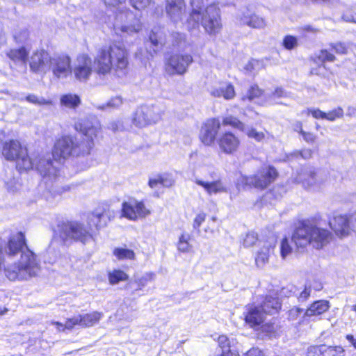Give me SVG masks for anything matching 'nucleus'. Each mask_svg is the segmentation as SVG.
<instances>
[{
	"mask_svg": "<svg viewBox=\"0 0 356 356\" xmlns=\"http://www.w3.org/2000/svg\"><path fill=\"white\" fill-rule=\"evenodd\" d=\"M2 155L7 161H15L16 168L19 171H28L35 167L42 177L55 175L57 172L56 167L49 159L41 157L35 163L29 155L27 147L17 140L12 139L3 143Z\"/></svg>",
	"mask_w": 356,
	"mask_h": 356,
	"instance_id": "obj_1",
	"label": "nucleus"
},
{
	"mask_svg": "<svg viewBox=\"0 0 356 356\" xmlns=\"http://www.w3.org/2000/svg\"><path fill=\"white\" fill-rule=\"evenodd\" d=\"M128 56L127 50L120 44L103 47L95 57V71L99 75H106L114 70L118 76H122L129 65Z\"/></svg>",
	"mask_w": 356,
	"mask_h": 356,
	"instance_id": "obj_2",
	"label": "nucleus"
},
{
	"mask_svg": "<svg viewBox=\"0 0 356 356\" xmlns=\"http://www.w3.org/2000/svg\"><path fill=\"white\" fill-rule=\"evenodd\" d=\"M331 238L330 231L310 221H304L292 236V241L298 248L311 245L318 250L328 244Z\"/></svg>",
	"mask_w": 356,
	"mask_h": 356,
	"instance_id": "obj_3",
	"label": "nucleus"
},
{
	"mask_svg": "<svg viewBox=\"0 0 356 356\" xmlns=\"http://www.w3.org/2000/svg\"><path fill=\"white\" fill-rule=\"evenodd\" d=\"M92 148V143L88 145H82L79 143L77 139L71 136H65L59 138L55 143L52 152V156L55 161L60 159H66L72 155L88 154ZM51 159L50 158H49ZM54 166L56 167L57 172L55 175L45 176L49 179H54L58 172L57 162H53L50 160Z\"/></svg>",
	"mask_w": 356,
	"mask_h": 356,
	"instance_id": "obj_4",
	"label": "nucleus"
},
{
	"mask_svg": "<svg viewBox=\"0 0 356 356\" xmlns=\"http://www.w3.org/2000/svg\"><path fill=\"white\" fill-rule=\"evenodd\" d=\"M113 29L118 35H133L141 31L142 24L130 9L123 7L115 14Z\"/></svg>",
	"mask_w": 356,
	"mask_h": 356,
	"instance_id": "obj_5",
	"label": "nucleus"
},
{
	"mask_svg": "<svg viewBox=\"0 0 356 356\" xmlns=\"http://www.w3.org/2000/svg\"><path fill=\"white\" fill-rule=\"evenodd\" d=\"M277 170L271 165H264L260 168L252 176H241L237 182L238 188L254 187L264 190L275 181L277 177Z\"/></svg>",
	"mask_w": 356,
	"mask_h": 356,
	"instance_id": "obj_6",
	"label": "nucleus"
},
{
	"mask_svg": "<svg viewBox=\"0 0 356 356\" xmlns=\"http://www.w3.org/2000/svg\"><path fill=\"white\" fill-rule=\"evenodd\" d=\"M59 232L63 241L72 239L86 243L92 237L88 227L77 221L63 223L60 226Z\"/></svg>",
	"mask_w": 356,
	"mask_h": 356,
	"instance_id": "obj_7",
	"label": "nucleus"
},
{
	"mask_svg": "<svg viewBox=\"0 0 356 356\" xmlns=\"http://www.w3.org/2000/svg\"><path fill=\"white\" fill-rule=\"evenodd\" d=\"M162 116V111L156 105H145L138 108L132 118L133 124L138 127H144L159 122Z\"/></svg>",
	"mask_w": 356,
	"mask_h": 356,
	"instance_id": "obj_8",
	"label": "nucleus"
},
{
	"mask_svg": "<svg viewBox=\"0 0 356 356\" xmlns=\"http://www.w3.org/2000/svg\"><path fill=\"white\" fill-rule=\"evenodd\" d=\"M193 62V56L189 54H172L165 63V72L170 76L184 75Z\"/></svg>",
	"mask_w": 356,
	"mask_h": 356,
	"instance_id": "obj_9",
	"label": "nucleus"
},
{
	"mask_svg": "<svg viewBox=\"0 0 356 356\" xmlns=\"http://www.w3.org/2000/svg\"><path fill=\"white\" fill-rule=\"evenodd\" d=\"M200 23L208 33H218L222 28L219 8L216 5L207 6L201 13Z\"/></svg>",
	"mask_w": 356,
	"mask_h": 356,
	"instance_id": "obj_10",
	"label": "nucleus"
},
{
	"mask_svg": "<svg viewBox=\"0 0 356 356\" xmlns=\"http://www.w3.org/2000/svg\"><path fill=\"white\" fill-rule=\"evenodd\" d=\"M150 213V210L143 201L135 198H130L122 204V216L132 221L145 218Z\"/></svg>",
	"mask_w": 356,
	"mask_h": 356,
	"instance_id": "obj_11",
	"label": "nucleus"
},
{
	"mask_svg": "<svg viewBox=\"0 0 356 356\" xmlns=\"http://www.w3.org/2000/svg\"><path fill=\"white\" fill-rule=\"evenodd\" d=\"M80 81H87L92 72V61L87 54H81L76 58L71 73Z\"/></svg>",
	"mask_w": 356,
	"mask_h": 356,
	"instance_id": "obj_12",
	"label": "nucleus"
},
{
	"mask_svg": "<svg viewBox=\"0 0 356 356\" xmlns=\"http://www.w3.org/2000/svg\"><path fill=\"white\" fill-rule=\"evenodd\" d=\"M74 128L76 131L82 133L87 138L86 142L81 143L82 145H88L92 143V147L94 146V139L101 132V124L97 120H81L74 124Z\"/></svg>",
	"mask_w": 356,
	"mask_h": 356,
	"instance_id": "obj_13",
	"label": "nucleus"
},
{
	"mask_svg": "<svg viewBox=\"0 0 356 356\" xmlns=\"http://www.w3.org/2000/svg\"><path fill=\"white\" fill-rule=\"evenodd\" d=\"M103 314L99 312L78 315L67 319L65 327L67 330H72L74 326L80 325L82 327H92L99 323Z\"/></svg>",
	"mask_w": 356,
	"mask_h": 356,
	"instance_id": "obj_14",
	"label": "nucleus"
},
{
	"mask_svg": "<svg viewBox=\"0 0 356 356\" xmlns=\"http://www.w3.org/2000/svg\"><path fill=\"white\" fill-rule=\"evenodd\" d=\"M49 70L58 78H66L71 73V59L67 55L50 56Z\"/></svg>",
	"mask_w": 356,
	"mask_h": 356,
	"instance_id": "obj_15",
	"label": "nucleus"
},
{
	"mask_svg": "<svg viewBox=\"0 0 356 356\" xmlns=\"http://www.w3.org/2000/svg\"><path fill=\"white\" fill-rule=\"evenodd\" d=\"M236 22L240 25H247L253 29H264L266 26V20L263 17L254 14L248 8L238 12Z\"/></svg>",
	"mask_w": 356,
	"mask_h": 356,
	"instance_id": "obj_16",
	"label": "nucleus"
},
{
	"mask_svg": "<svg viewBox=\"0 0 356 356\" xmlns=\"http://www.w3.org/2000/svg\"><path fill=\"white\" fill-rule=\"evenodd\" d=\"M49 54L44 50L35 51L29 60V66L34 72H43L49 70Z\"/></svg>",
	"mask_w": 356,
	"mask_h": 356,
	"instance_id": "obj_17",
	"label": "nucleus"
},
{
	"mask_svg": "<svg viewBox=\"0 0 356 356\" xmlns=\"http://www.w3.org/2000/svg\"><path fill=\"white\" fill-rule=\"evenodd\" d=\"M220 128V121L217 119H209L202 127L200 138L205 145H212Z\"/></svg>",
	"mask_w": 356,
	"mask_h": 356,
	"instance_id": "obj_18",
	"label": "nucleus"
},
{
	"mask_svg": "<svg viewBox=\"0 0 356 356\" xmlns=\"http://www.w3.org/2000/svg\"><path fill=\"white\" fill-rule=\"evenodd\" d=\"M350 220L351 216L337 214L330 220L329 225L337 236L342 237L348 236L353 230Z\"/></svg>",
	"mask_w": 356,
	"mask_h": 356,
	"instance_id": "obj_19",
	"label": "nucleus"
},
{
	"mask_svg": "<svg viewBox=\"0 0 356 356\" xmlns=\"http://www.w3.org/2000/svg\"><path fill=\"white\" fill-rule=\"evenodd\" d=\"M220 149L227 154H232L236 152L240 146V140L232 132L222 134L218 140Z\"/></svg>",
	"mask_w": 356,
	"mask_h": 356,
	"instance_id": "obj_20",
	"label": "nucleus"
},
{
	"mask_svg": "<svg viewBox=\"0 0 356 356\" xmlns=\"http://www.w3.org/2000/svg\"><path fill=\"white\" fill-rule=\"evenodd\" d=\"M165 11L174 23L181 22L185 14L184 0H166Z\"/></svg>",
	"mask_w": 356,
	"mask_h": 356,
	"instance_id": "obj_21",
	"label": "nucleus"
},
{
	"mask_svg": "<svg viewBox=\"0 0 356 356\" xmlns=\"http://www.w3.org/2000/svg\"><path fill=\"white\" fill-rule=\"evenodd\" d=\"M275 246V241L273 238L262 242L255 257V264L258 267L263 268L268 263L269 257L273 252Z\"/></svg>",
	"mask_w": 356,
	"mask_h": 356,
	"instance_id": "obj_22",
	"label": "nucleus"
},
{
	"mask_svg": "<svg viewBox=\"0 0 356 356\" xmlns=\"http://www.w3.org/2000/svg\"><path fill=\"white\" fill-rule=\"evenodd\" d=\"M87 227L90 232L95 228L99 230L106 225V216L105 209L98 208L91 213H88L86 218Z\"/></svg>",
	"mask_w": 356,
	"mask_h": 356,
	"instance_id": "obj_23",
	"label": "nucleus"
},
{
	"mask_svg": "<svg viewBox=\"0 0 356 356\" xmlns=\"http://www.w3.org/2000/svg\"><path fill=\"white\" fill-rule=\"evenodd\" d=\"M297 179L302 184V186L308 190L315 188L318 186L316 172L312 167L302 170Z\"/></svg>",
	"mask_w": 356,
	"mask_h": 356,
	"instance_id": "obj_24",
	"label": "nucleus"
},
{
	"mask_svg": "<svg viewBox=\"0 0 356 356\" xmlns=\"http://www.w3.org/2000/svg\"><path fill=\"white\" fill-rule=\"evenodd\" d=\"M194 182L198 186H202L209 195L227 192V187L220 179L209 181L196 177L194 179Z\"/></svg>",
	"mask_w": 356,
	"mask_h": 356,
	"instance_id": "obj_25",
	"label": "nucleus"
},
{
	"mask_svg": "<svg viewBox=\"0 0 356 356\" xmlns=\"http://www.w3.org/2000/svg\"><path fill=\"white\" fill-rule=\"evenodd\" d=\"M191 12L188 19V23L191 28L198 26L200 15L204 12V0H191Z\"/></svg>",
	"mask_w": 356,
	"mask_h": 356,
	"instance_id": "obj_26",
	"label": "nucleus"
},
{
	"mask_svg": "<svg viewBox=\"0 0 356 356\" xmlns=\"http://www.w3.org/2000/svg\"><path fill=\"white\" fill-rule=\"evenodd\" d=\"M264 314L258 307H250L245 316V321L251 327L260 325L264 321Z\"/></svg>",
	"mask_w": 356,
	"mask_h": 356,
	"instance_id": "obj_27",
	"label": "nucleus"
},
{
	"mask_svg": "<svg viewBox=\"0 0 356 356\" xmlns=\"http://www.w3.org/2000/svg\"><path fill=\"white\" fill-rule=\"evenodd\" d=\"M211 95L214 97H223L226 100H230L235 97L236 92L232 83H225L219 87L213 88Z\"/></svg>",
	"mask_w": 356,
	"mask_h": 356,
	"instance_id": "obj_28",
	"label": "nucleus"
},
{
	"mask_svg": "<svg viewBox=\"0 0 356 356\" xmlns=\"http://www.w3.org/2000/svg\"><path fill=\"white\" fill-rule=\"evenodd\" d=\"M259 307L264 314H274L278 312L281 308V304L277 298L267 296Z\"/></svg>",
	"mask_w": 356,
	"mask_h": 356,
	"instance_id": "obj_29",
	"label": "nucleus"
},
{
	"mask_svg": "<svg viewBox=\"0 0 356 356\" xmlns=\"http://www.w3.org/2000/svg\"><path fill=\"white\" fill-rule=\"evenodd\" d=\"M330 307L329 302L321 300L312 303L306 310L305 315L307 316H318L328 310Z\"/></svg>",
	"mask_w": 356,
	"mask_h": 356,
	"instance_id": "obj_30",
	"label": "nucleus"
},
{
	"mask_svg": "<svg viewBox=\"0 0 356 356\" xmlns=\"http://www.w3.org/2000/svg\"><path fill=\"white\" fill-rule=\"evenodd\" d=\"M60 105L70 109H75L81 104L80 97L75 94H66L60 97Z\"/></svg>",
	"mask_w": 356,
	"mask_h": 356,
	"instance_id": "obj_31",
	"label": "nucleus"
},
{
	"mask_svg": "<svg viewBox=\"0 0 356 356\" xmlns=\"http://www.w3.org/2000/svg\"><path fill=\"white\" fill-rule=\"evenodd\" d=\"M149 38L151 44L156 49L161 47L166 42L163 31L159 28H155L152 31Z\"/></svg>",
	"mask_w": 356,
	"mask_h": 356,
	"instance_id": "obj_32",
	"label": "nucleus"
},
{
	"mask_svg": "<svg viewBox=\"0 0 356 356\" xmlns=\"http://www.w3.org/2000/svg\"><path fill=\"white\" fill-rule=\"evenodd\" d=\"M129 278V275L120 269H114L108 272V279L111 284L115 285L120 282L126 281Z\"/></svg>",
	"mask_w": 356,
	"mask_h": 356,
	"instance_id": "obj_33",
	"label": "nucleus"
},
{
	"mask_svg": "<svg viewBox=\"0 0 356 356\" xmlns=\"http://www.w3.org/2000/svg\"><path fill=\"white\" fill-rule=\"evenodd\" d=\"M242 131L244 132L249 138L253 139L257 142H262L266 138V135L264 131H258L252 127L245 125Z\"/></svg>",
	"mask_w": 356,
	"mask_h": 356,
	"instance_id": "obj_34",
	"label": "nucleus"
},
{
	"mask_svg": "<svg viewBox=\"0 0 356 356\" xmlns=\"http://www.w3.org/2000/svg\"><path fill=\"white\" fill-rule=\"evenodd\" d=\"M28 53L22 47L18 49H11L7 53V56L15 62H22L24 63L27 58Z\"/></svg>",
	"mask_w": 356,
	"mask_h": 356,
	"instance_id": "obj_35",
	"label": "nucleus"
},
{
	"mask_svg": "<svg viewBox=\"0 0 356 356\" xmlns=\"http://www.w3.org/2000/svg\"><path fill=\"white\" fill-rule=\"evenodd\" d=\"M114 256L120 260L134 259L135 253L131 250L125 247L115 248L113 252Z\"/></svg>",
	"mask_w": 356,
	"mask_h": 356,
	"instance_id": "obj_36",
	"label": "nucleus"
},
{
	"mask_svg": "<svg viewBox=\"0 0 356 356\" xmlns=\"http://www.w3.org/2000/svg\"><path fill=\"white\" fill-rule=\"evenodd\" d=\"M264 94V91L259 88V87L254 84L250 87V88L246 92L245 95H243L241 97L242 101H252L256 98L261 97Z\"/></svg>",
	"mask_w": 356,
	"mask_h": 356,
	"instance_id": "obj_37",
	"label": "nucleus"
},
{
	"mask_svg": "<svg viewBox=\"0 0 356 356\" xmlns=\"http://www.w3.org/2000/svg\"><path fill=\"white\" fill-rule=\"evenodd\" d=\"M190 236L187 234H182L179 238L177 249L182 252H188L192 245L189 243Z\"/></svg>",
	"mask_w": 356,
	"mask_h": 356,
	"instance_id": "obj_38",
	"label": "nucleus"
},
{
	"mask_svg": "<svg viewBox=\"0 0 356 356\" xmlns=\"http://www.w3.org/2000/svg\"><path fill=\"white\" fill-rule=\"evenodd\" d=\"M222 124L225 126H231L234 128L239 129L240 131H242L245 126V124L237 118L232 115L225 117L222 120Z\"/></svg>",
	"mask_w": 356,
	"mask_h": 356,
	"instance_id": "obj_39",
	"label": "nucleus"
},
{
	"mask_svg": "<svg viewBox=\"0 0 356 356\" xmlns=\"http://www.w3.org/2000/svg\"><path fill=\"white\" fill-rule=\"evenodd\" d=\"M324 356H343L344 350L341 346H327L323 345Z\"/></svg>",
	"mask_w": 356,
	"mask_h": 356,
	"instance_id": "obj_40",
	"label": "nucleus"
},
{
	"mask_svg": "<svg viewBox=\"0 0 356 356\" xmlns=\"http://www.w3.org/2000/svg\"><path fill=\"white\" fill-rule=\"evenodd\" d=\"M26 100L36 106L51 105V101L46 99L42 97H38L35 95H29L26 97Z\"/></svg>",
	"mask_w": 356,
	"mask_h": 356,
	"instance_id": "obj_41",
	"label": "nucleus"
},
{
	"mask_svg": "<svg viewBox=\"0 0 356 356\" xmlns=\"http://www.w3.org/2000/svg\"><path fill=\"white\" fill-rule=\"evenodd\" d=\"M122 104V99L120 97H115L111 99L106 104L98 106V108L106 110L108 108H117Z\"/></svg>",
	"mask_w": 356,
	"mask_h": 356,
	"instance_id": "obj_42",
	"label": "nucleus"
},
{
	"mask_svg": "<svg viewBox=\"0 0 356 356\" xmlns=\"http://www.w3.org/2000/svg\"><path fill=\"white\" fill-rule=\"evenodd\" d=\"M292 247L289 243V239L284 238L280 243V254L282 259H286L292 252Z\"/></svg>",
	"mask_w": 356,
	"mask_h": 356,
	"instance_id": "obj_43",
	"label": "nucleus"
},
{
	"mask_svg": "<svg viewBox=\"0 0 356 356\" xmlns=\"http://www.w3.org/2000/svg\"><path fill=\"white\" fill-rule=\"evenodd\" d=\"M343 116V110L341 107H337L328 113H325V119L329 121H334L337 119L342 118Z\"/></svg>",
	"mask_w": 356,
	"mask_h": 356,
	"instance_id": "obj_44",
	"label": "nucleus"
},
{
	"mask_svg": "<svg viewBox=\"0 0 356 356\" xmlns=\"http://www.w3.org/2000/svg\"><path fill=\"white\" fill-rule=\"evenodd\" d=\"M257 234L254 232L248 233L243 239V245L245 248L253 246L257 241Z\"/></svg>",
	"mask_w": 356,
	"mask_h": 356,
	"instance_id": "obj_45",
	"label": "nucleus"
},
{
	"mask_svg": "<svg viewBox=\"0 0 356 356\" xmlns=\"http://www.w3.org/2000/svg\"><path fill=\"white\" fill-rule=\"evenodd\" d=\"M5 182V184L7 186V188L10 191H14V187L16 184L15 179L13 175L12 170H9L5 171V177L3 178Z\"/></svg>",
	"mask_w": 356,
	"mask_h": 356,
	"instance_id": "obj_46",
	"label": "nucleus"
},
{
	"mask_svg": "<svg viewBox=\"0 0 356 356\" xmlns=\"http://www.w3.org/2000/svg\"><path fill=\"white\" fill-rule=\"evenodd\" d=\"M218 346L221 350V353L227 350L232 349L231 341L225 335H220L218 339Z\"/></svg>",
	"mask_w": 356,
	"mask_h": 356,
	"instance_id": "obj_47",
	"label": "nucleus"
},
{
	"mask_svg": "<svg viewBox=\"0 0 356 356\" xmlns=\"http://www.w3.org/2000/svg\"><path fill=\"white\" fill-rule=\"evenodd\" d=\"M283 45L288 50L293 49L298 46V40L292 35H286L283 40Z\"/></svg>",
	"mask_w": 356,
	"mask_h": 356,
	"instance_id": "obj_48",
	"label": "nucleus"
},
{
	"mask_svg": "<svg viewBox=\"0 0 356 356\" xmlns=\"http://www.w3.org/2000/svg\"><path fill=\"white\" fill-rule=\"evenodd\" d=\"M317 59L322 63L325 61L332 62L334 60L335 56L327 50H321L317 55Z\"/></svg>",
	"mask_w": 356,
	"mask_h": 356,
	"instance_id": "obj_49",
	"label": "nucleus"
},
{
	"mask_svg": "<svg viewBox=\"0 0 356 356\" xmlns=\"http://www.w3.org/2000/svg\"><path fill=\"white\" fill-rule=\"evenodd\" d=\"M131 5L136 10H141L147 8L151 0H129Z\"/></svg>",
	"mask_w": 356,
	"mask_h": 356,
	"instance_id": "obj_50",
	"label": "nucleus"
},
{
	"mask_svg": "<svg viewBox=\"0 0 356 356\" xmlns=\"http://www.w3.org/2000/svg\"><path fill=\"white\" fill-rule=\"evenodd\" d=\"M154 278V275L152 273H147L143 277L138 278L136 280V283L138 285V289H142L147 282L152 280Z\"/></svg>",
	"mask_w": 356,
	"mask_h": 356,
	"instance_id": "obj_51",
	"label": "nucleus"
},
{
	"mask_svg": "<svg viewBox=\"0 0 356 356\" xmlns=\"http://www.w3.org/2000/svg\"><path fill=\"white\" fill-rule=\"evenodd\" d=\"M307 354V356H324L323 345L309 347Z\"/></svg>",
	"mask_w": 356,
	"mask_h": 356,
	"instance_id": "obj_52",
	"label": "nucleus"
},
{
	"mask_svg": "<svg viewBox=\"0 0 356 356\" xmlns=\"http://www.w3.org/2000/svg\"><path fill=\"white\" fill-rule=\"evenodd\" d=\"M307 115L311 114L316 119H325V113L318 108H308L305 111Z\"/></svg>",
	"mask_w": 356,
	"mask_h": 356,
	"instance_id": "obj_53",
	"label": "nucleus"
},
{
	"mask_svg": "<svg viewBox=\"0 0 356 356\" xmlns=\"http://www.w3.org/2000/svg\"><path fill=\"white\" fill-rule=\"evenodd\" d=\"M286 96V92L282 88H276L273 92L268 95V98L273 100Z\"/></svg>",
	"mask_w": 356,
	"mask_h": 356,
	"instance_id": "obj_54",
	"label": "nucleus"
},
{
	"mask_svg": "<svg viewBox=\"0 0 356 356\" xmlns=\"http://www.w3.org/2000/svg\"><path fill=\"white\" fill-rule=\"evenodd\" d=\"M206 213L204 212H200L196 215L193 224V227L194 229H199L202 223L204 222L206 219Z\"/></svg>",
	"mask_w": 356,
	"mask_h": 356,
	"instance_id": "obj_55",
	"label": "nucleus"
},
{
	"mask_svg": "<svg viewBox=\"0 0 356 356\" xmlns=\"http://www.w3.org/2000/svg\"><path fill=\"white\" fill-rule=\"evenodd\" d=\"M14 38L17 42H24L29 38V32L26 29H22L15 33Z\"/></svg>",
	"mask_w": 356,
	"mask_h": 356,
	"instance_id": "obj_56",
	"label": "nucleus"
},
{
	"mask_svg": "<svg viewBox=\"0 0 356 356\" xmlns=\"http://www.w3.org/2000/svg\"><path fill=\"white\" fill-rule=\"evenodd\" d=\"M260 65L259 61L257 60H252L249 61L245 66L246 72L253 73L257 70V68Z\"/></svg>",
	"mask_w": 356,
	"mask_h": 356,
	"instance_id": "obj_57",
	"label": "nucleus"
},
{
	"mask_svg": "<svg viewBox=\"0 0 356 356\" xmlns=\"http://www.w3.org/2000/svg\"><path fill=\"white\" fill-rule=\"evenodd\" d=\"M172 38L174 46L181 47V43L185 42V37L181 33H175L172 35Z\"/></svg>",
	"mask_w": 356,
	"mask_h": 356,
	"instance_id": "obj_58",
	"label": "nucleus"
},
{
	"mask_svg": "<svg viewBox=\"0 0 356 356\" xmlns=\"http://www.w3.org/2000/svg\"><path fill=\"white\" fill-rule=\"evenodd\" d=\"M303 309L298 307L292 308L289 312V318L290 320H296L302 313Z\"/></svg>",
	"mask_w": 356,
	"mask_h": 356,
	"instance_id": "obj_59",
	"label": "nucleus"
},
{
	"mask_svg": "<svg viewBox=\"0 0 356 356\" xmlns=\"http://www.w3.org/2000/svg\"><path fill=\"white\" fill-rule=\"evenodd\" d=\"M332 48L337 54H346L347 53V47L342 43H337L332 46Z\"/></svg>",
	"mask_w": 356,
	"mask_h": 356,
	"instance_id": "obj_60",
	"label": "nucleus"
},
{
	"mask_svg": "<svg viewBox=\"0 0 356 356\" xmlns=\"http://www.w3.org/2000/svg\"><path fill=\"white\" fill-rule=\"evenodd\" d=\"M301 135L302 136L304 140L309 143H313L316 138V136L310 132L304 131Z\"/></svg>",
	"mask_w": 356,
	"mask_h": 356,
	"instance_id": "obj_61",
	"label": "nucleus"
},
{
	"mask_svg": "<svg viewBox=\"0 0 356 356\" xmlns=\"http://www.w3.org/2000/svg\"><path fill=\"white\" fill-rule=\"evenodd\" d=\"M108 128L113 131H117L122 129V124L120 121H113L109 124Z\"/></svg>",
	"mask_w": 356,
	"mask_h": 356,
	"instance_id": "obj_62",
	"label": "nucleus"
},
{
	"mask_svg": "<svg viewBox=\"0 0 356 356\" xmlns=\"http://www.w3.org/2000/svg\"><path fill=\"white\" fill-rule=\"evenodd\" d=\"M311 289L310 288H305L302 291L298 297L299 301H305L310 296Z\"/></svg>",
	"mask_w": 356,
	"mask_h": 356,
	"instance_id": "obj_63",
	"label": "nucleus"
},
{
	"mask_svg": "<svg viewBox=\"0 0 356 356\" xmlns=\"http://www.w3.org/2000/svg\"><path fill=\"white\" fill-rule=\"evenodd\" d=\"M245 356H264V353L258 348H252L248 350Z\"/></svg>",
	"mask_w": 356,
	"mask_h": 356,
	"instance_id": "obj_64",
	"label": "nucleus"
}]
</instances>
